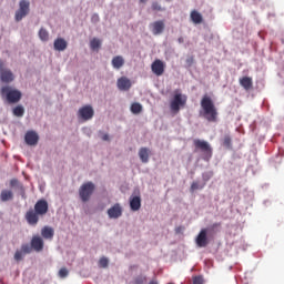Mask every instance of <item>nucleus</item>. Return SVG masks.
I'll list each match as a JSON object with an SVG mask.
<instances>
[{"label": "nucleus", "mask_w": 284, "mask_h": 284, "mask_svg": "<svg viewBox=\"0 0 284 284\" xmlns=\"http://www.w3.org/2000/svg\"><path fill=\"white\" fill-rule=\"evenodd\" d=\"M101 139L102 141H110V135H108V133H102Z\"/></svg>", "instance_id": "obj_40"}, {"label": "nucleus", "mask_w": 284, "mask_h": 284, "mask_svg": "<svg viewBox=\"0 0 284 284\" xmlns=\"http://www.w3.org/2000/svg\"><path fill=\"white\" fill-rule=\"evenodd\" d=\"M41 235L44 239H49L50 241H52V239H54V229H52L50 226H44L41 230Z\"/></svg>", "instance_id": "obj_22"}, {"label": "nucleus", "mask_w": 284, "mask_h": 284, "mask_svg": "<svg viewBox=\"0 0 284 284\" xmlns=\"http://www.w3.org/2000/svg\"><path fill=\"white\" fill-rule=\"evenodd\" d=\"M151 8L156 12H161V10H163V8H161V4H159V2H153Z\"/></svg>", "instance_id": "obj_38"}, {"label": "nucleus", "mask_w": 284, "mask_h": 284, "mask_svg": "<svg viewBox=\"0 0 284 284\" xmlns=\"http://www.w3.org/2000/svg\"><path fill=\"white\" fill-rule=\"evenodd\" d=\"M148 0H140V3H146Z\"/></svg>", "instance_id": "obj_46"}, {"label": "nucleus", "mask_w": 284, "mask_h": 284, "mask_svg": "<svg viewBox=\"0 0 284 284\" xmlns=\"http://www.w3.org/2000/svg\"><path fill=\"white\" fill-rule=\"evenodd\" d=\"M202 108V116L209 121V123H216V119L219 118V111L216 110V105H214V101L210 95H203L201 100Z\"/></svg>", "instance_id": "obj_2"}, {"label": "nucleus", "mask_w": 284, "mask_h": 284, "mask_svg": "<svg viewBox=\"0 0 284 284\" xmlns=\"http://www.w3.org/2000/svg\"><path fill=\"white\" fill-rule=\"evenodd\" d=\"M223 145H225V148H232V138H230V135L224 138Z\"/></svg>", "instance_id": "obj_34"}, {"label": "nucleus", "mask_w": 284, "mask_h": 284, "mask_svg": "<svg viewBox=\"0 0 284 284\" xmlns=\"http://www.w3.org/2000/svg\"><path fill=\"white\" fill-rule=\"evenodd\" d=\"M24 141L27 145H37L39 143V135L34 131H29L26 133Z\"/></svg>", "instance_id": "obj_15"}, {"label": "nucleus", "mask_w": 284, "mask_h": 284, "mask_svg": "<svg viewBox=\"0 0 284 284\" xmlns=\"http://www.w3.org/2000/svg\"><path fill=\"white\" fill-rule=\"evenodd\" d=\"M187 105V95L181 93L179 90L174 91L173 98L170 101V110L173 114H179L182 108Z\"/></svg>", "instance_id": "obj_3"}, {"label": "nucleus", "mask_w": 284, "mask_h": 284, "mask_svg": "<svg viewBox=\"0 0 284 284\" xmlns=\"http://www.w3.org/2000/svg\"><path fill=\"white\" fill-rule=\"evenodd\" d=\"M13 197H14V195H13L12 191H9V190L1 191L0 199L2 202L6 203V201H12Z\"/></svg>", "instance_id": "obj_24"}, {"label": "nucleus", "mask_w": 284, "mask_h": 284, "mask_svg": "<svg viewBox=\"0 0 284 284\" xmlns=\"http://www.w3.org/2000/svg\"><path fill=\"white\" fill-rule=\"evenodd\" d=\"M139 158L142 163H148L150 161V149L141 148L139 150Z\"/></svg>", "instance_id": "obj_21"}, {"label": "nucleus", "mask_w": 284, "mask_h": 284, "mask_svg": "<svg viewBox=\"0 0 284 284\" xmlns=\"http://www.w3.org/2000/svg\"><path fill=\"white\" fill-rule=\"evenodd\" d=\"M43 239L39 235H34L31 239V247L34 250V252H43Z\"/></svg>", "instance_id": "obj_14"}, {"label": "nucleus", "mask_w": 284, "mask_h": 284, "mask_svg": "<svg viewBox=\"0 0 284 284\" xmlns=\"http://www.w3.org/2000/svg\"><path fill=\"white\" fill-rule=\"evenodd\" d=\"M109 263L110 261L108 260V257H101L99 261L100 267H103V268L108 267Z\"/></svg>", "instance_id": "obj_33"}, {"label": "nucleus", "mask_w": 284, "mask_h": 284, "mask_svg": "<svg viewBox=\"0 0 284 284\" xmlns=\"http://www.w3.org/2000/svg\"><path fill=\"white\" fill-rule=\"evenodd\" d=\"M39 38L41 39V41H48V39H50V33H48V30L42 28L39 31Z\"/></svg>", "instance_id": "obj_28"}, {"label": "nucleus", "mask_w": 284, "mask_h": 284, "mask_svg": "<svg viewBox=\"0 0 284 284\" xmlns=\"http://www.w3.org/2000/svg\"><path fill=\"white\" fill-rule=\"evenodd\" d=\"M94 190H97V186L92 182L83 183L79 189V196L82 201V203H88L90 199L92 197V194H94Z\"/></svg>", "instance_id": "obj_5"}, {"label": "nucleus", "mask_w": 284, "mask_h": 284, "mask_svg": "<svg viewBox=\"0 0 284 284\" xmlns=\"http://www.w3.org/2000/svg\"><path fill=\"white\" fill-rule=\"evenodd\" d=\"M181 232H183V226L175 227V233L176 234H181Z\"/></svg>", "instance_id": "obj_41"}, {"label": "nucleus", "mask_w": 284, "mask_h": 284, "mask_svg": "<svg viewBox=\"0 0 284 284\" xmlns=\"http://www.w3.org/2000/svg\"><path fill=\"white\" fill-rule=\"evenodd\" d=\"M152 34L155 37L159 34H163V31L165 30V22L163 20H158L154 21L153 23L150 24Z\"/></svg>", "instance_id": "obj_12"}, {"label": "nucleus", "mask_w": 284, "mask_h": 284, "mask_svg": "<svg viewBox=\"0 0 284 284\" xmlns=\"http://www.w3.org/2000/svg\"><path fill=\"white\" fill-rule=\"evenodd\" d=\"M118 88L122 92H128V90H130V88H132V82L130 81V79L122 77V78L118 79Z\"/></svg>", "instance_id": "obj_16"}, {"label": "nucleus", "mask_w": 284, "mask_h": 284, "mask_svg": "<svg viewBox=\"0 0 284 284\" xmlns=\"http://www.w3.org/2000/svg\"><path fill=\"white\" fill-rule=\"evenodd\" d=\"M179 43H183V38L178 39Z\"/></svg>", "instance_id": "obj_45"}, {"label": "nucleus", "mask_w": 284, "mask_h": 284, "mask_svg": "<svg viewBox=\"0 0 284 284\" xmlns=\"http://www.w3.org/2000/svg\"><path fill=\"white\" fill-rule=\"evenodd\" d=\"M48 201L38 200L34 204V209L27 211L24 219L29 225H37L39 223V216H45L48 214Z\"/></svg>", "instance_id": "obj_1"}, {"label": "nucleus", "mask_w": 284, "mask_h": 284, "mask_svg": "<svg viewBox=\"0 0 284 284\" xmlns=\"http://www.w3.org/2000/svg\"><path fill=\"white\" fill-rule=\"evenodd\" d=\"M194 63V58L190 57L186 59V64L189 65V68H191V65Z\"/></svg>", "instance_id": "obj_39"}, {"label": "nucleus", "mask_w": 284, "mask_h": 284, "mask_svg": "<svg viewBox=\"0 0 284 284\" xmlns=\"http://www.w3.org/2000/svg\"><path fill=\"white\" fill-rule=\"evenodd\" d=\"M151 70L155 77H163L165 72V63L161 61L160 59H156L152 64H151Z\"/></svg>", "instance_id": "obj_10"}, {"label": "nucleus", "mask_w": 284, "mask_h": 284, "mask_svg": "<svg viewBox=\"0 0 284 284\" xmlns=\"http://www.w3.org/2000/svg\"><path fill=\"white\" fill-rule=\"evenodd\" d=\"M53 48L58 52H63L64 50L68 49V41H65V39L63 38H58L53 42Z\"/></svg>", "instance_id": "obj_18"}, {"label": "nucleus", "mask_w": 284, "mask_h": 284, "mask_svg": "<svg viewBox=\"0 0 284 284\" xmlns=\"http://www.w3.org/2000/svg\"><path fill=\"white\" fill-rule=\"evenodd\" d=\"M148 281V277L144 275H139L134 278V284H145Z\"/></svg>", "instance_id": "obj_30"}, {"label": "nucleus", "mask_w": 284, "mask_h": 284, "mask_svg": "<svg viewBox=\"0 0 284 284\" xmlns=\"http://www.w3.org/2000/svg\"><path fill=\"white\" fill-rule=\"evenodd\" d=\"M108 216L109 219H120V216H123V207H121V204L116 203L111 206L108 210Z\"/></svg>", "instance_id": "obj_13"}, {"label": "nucleus", "mask_w": 284, "mask_h": 284, "mask_svg": "<svg viewBox=\"0 0 284 284\" xmlns=\"http://www.w3.org/2000/svg\"><path fill=\"white\" fill-rule=\"evenodd\" d=\"M69 272H68V268L65 267H62L60 271H59V277L60 278H65V276H68Z\"/></svg>", "instance_id": "obj_36"}, {"label": "nucleus", "mask_w": 284, "mask_h": 284, "mask_svg": "<svg viewBox=\"0 0 284 284\" xmlns=\"http://www.w3.org/2000/svg\"><path fill=\"white\" fill-rule=\"evenodd\" d=\"M197 247H207L210 240H207V229H202L195 239Z\"/></svg>", "instance_id": "obj_11"}, {"label": "nucleus", "mask_w": 284, "mask_h": 284, "mask_svg": "<svg viewBox=\"0 0 284 284\" xmlns=\"http://www.w3.org/2000/svg\"><path fill=\"white\" fill-rule=\"evenodd\" d=\"M0 81L2 83H12L14 81V73H12V70L6 68L3 60H0Z\"/></svg>", "instance_id": "obj_8"}, {"label": "nucleus", "mask_w": 284, "mask_h": 284, "mask_svg": "<svg viewBox=\"0 0 284 284\" xmlns=\"http://www.w3.org/2000/svg\"><path fill=\"white\" fill-rule=\"evenodd\" d=\"M28 14H30V1L21 0L19 2V9L16 11L14 20L17 22L22 21Z\"/></svg>", "instance_id": "obj_7"}, {"label": "nucleus", "mask_w": 284, "mask_h": 284, "mask_svg": "<svg viewBox=\"0 0 284 284\" xmlns=\"http://www.w3.org/2000/svg\"><path fill=\"white\" fill-rule=\"evenodd\" d=\"M12 114L13 116L21 118L26 114V109L23 108V105H17L13 108Z\"/></svg>", "instance_id": "obj_25"}, {"label": "nucleus", "mask_w": 284, "mask_h": 284, "mask_svg": "<svg viewBox=\"0 0 284 284\" xmlns=\"http://www.w3.org/2000/svg\"><path fill=\"white\" fill-rule=\"evenodd\" d=\"M213 176V173L212 172H205L202 174V179L204 181V183H207V181H210Z\"/></svg>", "instance_id": "obj_35"}, {"label": "nucleus", "mask_w": 284, "mask_h": 284, "mask_svg": "<svg viewBox=\"0 0 284 284\" xmlns=\"http://www.w3.org/2000/svg\"><path fill=\"white\" fill-rule=\"evenodd\" d=\"M216 227H221V223H214L211 225V230H216Z\"/></svg>", "instance_id": "obj_42"}, {"label": "nucleus", "mask_w": 284, "mask_h": 284, "mask_svg": "<svg viewBox=\"0 0 284 284\" xmlns=\"http://www.w3.org/2000/svg\"><path fill=\"white\" fill-rule=\"evenodd\" d=\"M131 112L132 114H141V112H143V105H141L139 102H134L131 105Z\"/></svg>", "instance_id": "obj_26"}, {"label": "nucleus", "mask_w": 284, "mask_h": 284, "mask_svg": "<svg viewBox=\"0 0 284 284\" xmlns=\"http://www.w3.org/2000/svg\"><path fill=\"white\" fill-rule=\"evenodd\" d=\"M0 94L2 99H6L8 103L14 104L21 101L23 94L18 89H13L12 87L4 85L0 89Z\"/></svg>", "instance_id": "obj_4"}, {"label": "nucleus", "mask_w": 284, "mask_h": 284, "mask_svg": "<svg viewBox=\"0 0 284 284\" xmlns=\"http://www.w3.org/2000/svg\"><path fill=\"white\" fill-rule=\"evenodd\" d=\"M93 19H97V20H99V16H93Z\"/></svg>", "instance_id": "obj_47"}, {"label": "nucleus", "mask_w": 284, "mask_h": 284, "mask_svg": "<svg viewBox=\"0 0 284 284\" xmlns=\"http://www.w3.org/2000/svg\"><path fill=\"white\" fill-rule=\"evenodd\" d=\"M203 187H205V182L203 184L199 183V182H193L191 184V192H196V190H203Z\"/></svg>", "instance_id": "obj_29"}, {"label": "nucleus", "mask_w": 284, "mask_h": 284, "mask_svg": "<svg viewBox=\"0 0 284 284\" xmlns=\"http://www.w3.org/2000/svg\"><path fill=\"white\" fill-rule=\"evenodd\" d=\"M240 85L246 90V92H250L254 88V81L250 77H242L240 78Z\"/></svg>", "instance_id": "obj_17"}, {"label": "nucleus", "mask_w": 284, "mask_h": 284, "mask_svg": "<svg viewBox=\"0 0 284 284\" xmlns=\"http://www.w3.org/2000/svg\"><path fill=\"white\" fill-rule=\"evenodd\" d=\"M26 254L23 253V251H16V253H14V256H13V258H14V261H17V262H19V261H23V256H24Z\"/></svg>", "instance_id": "obj_31"}, {"label": "nucleus", "mask_w": 284, "mask_h": 284, "mask_svg": "<svg viewBox=\"0 0 284 284\" xmlns=\"http://www.w3.org/2000/svg\"><path fill=\"white\" fill-rule=\"evenodd\" d=\"M78 116L82 121H90L94 116V109L92 108V105L87 104L79 109Z\"/></svg>", "instance_id": "obj_9"}, {"label": "nucleus", "mask_w": 284, "mask_h": 284, "mask_svg": "<svg viewBox=\"0 0 284 284\" xmlns=\"http://www.w3.org/2000/svg\"><path fill=\"white\" fill-rule=\"evenodd\" d=\"M149 284H159V282L156 280H151Z\"/></svg>", "instance_id": "obj_43"}, {"label": "nucleus", "mask_w": 284, "mask_h": 284, "mask_svg": "<svg viewBox=\"0 0 284 284\" xmlns=\"http://www.w3.org/2000/svg\"><path fill=\"white\" fill-rule=\"evenodd\" d=\"M91 50H99L101 48V40L93 38L90 42Z\"/></svg>", "instance_id": "obj_27"}, {"label": "nucleus", "mask_w": 284, "mask_h": 284, "mask_svg": "<svg viewBox=\"0 0 284 284\" xmlns=\"http://www.w3.org/2000/svg\"><path fill=\"white\" fill-rule=\"evenodd\" d=\"M20 251L24 254H30V252H32V246H30V244H22Z\"/></svg>", "instance_id": "obj_32"}, {"label": "nucleus", "mask_w": 284, "mask_h": 284, "mask_svg": "<svg viewBox=\"0 0 284 284\" xmlns=\"http://www.w3.org/2000/svg\"><path fill=\"white\" fill-rule=\"evenodd\" d=\"M11 185H17V180H11Z\"/></svg>", "instance_id": "obj_44"}, {"label": "nucleus", "mask_w": 284, "mask_h": 284, "mask_svg": "<svg viewBox=\"0 0 284 284\" xmlns=\"http://www.w3.org/2000/svg\"><path fill=\"white\" fill-rule=\"evenodd\" d=\"M130 207L132 212H139L141 210V196H133L130 200Z\"/></svg>", "instance_id": "obj_20"}, {"label": "nucleus", "mask_w": 284, "mask_h": 284, "mask_svg": "<svg viewBox=\"0 0 284 284\" xmlns=\"http://www.w3.org/2000/svg\"><path fill=\"white\" fill-rule=\"evenodd\" d=\"M193 145L195 150H201L203 152V159L204 161H210L212 159V146H210V143L205 140H193Z\"/></svg>", "instance_id": "obj_6"}, {"label": "nucleus", "mask_w": 284, "mask_h": 284, "mask_svg": "<svg viewBox=\"0 0 284 284\" xmlns=\"http://www.w3.org/2000/svg\"><path fill=\"white\" fill-rule=\"evenodd\" d=\"M111 63L115 70H121V68L125 65V59H123L121 55H115L113 57Z\"/></svg>", "instance_id": "obj_19"}, {"label": "nucleus", "mask_w": 284, "mask_h": 284, "mask_svg": "<svg viewBox=\"0 0 284 284\" xmlns=\"http://www.w3.org/2000/svg\"><path fill=\"white\" fill-rule=\"evenodd\" d=\"M191 20L193 21V23H196V24L203 23V16L199 11L193 10L191 12Z\"/></svg>", "instance_id": "obj_23"}, {"label": "nucleus", "mask_w": 284, "mask_h": 284, "mask_svg": "<svg viewBox=\"0 0 284 284\" xmlns=\"http://www.w3.org/2000/svg\"><path fill=\"white\" fill-rule=\"evenodd\" d=\"M203 283H205V281L203 280V276L199 275L193 277V284H203Z\"/></svg>", "instance_id": "obj_37"}]
</instances>
